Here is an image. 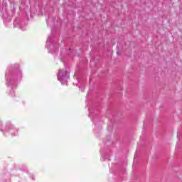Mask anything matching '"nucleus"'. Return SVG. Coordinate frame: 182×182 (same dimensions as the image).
<instances>
[{
	"label": "nucleus",
	"mask_w": 182,
	"mask_h": 182,
	"mask_svg": "<svg viewBox=\"0 0 182 182\" xmlns=\"http://www.w3.org/2000/svg\"><path fill=\"white\" fill-rule=\"evenodd\" d=\"M65 70H59L57 75L58 80L62 83V85L68 83V80H69V77L70 76V68L67 65H65Z\"/></svg>",
	"instance_id": "f03ea898"
},
{
	"label": "nucleus",
	"mask_w": 182,
	"mask_h": 182,
	"mask_svg": "<svg viewBox=\"0 0 182 182\" xmlns=\"http://www.w3.org/2000/svg\"><path fill=\"white\" fill-rule=\"evenodd\" d=\"M14 28H15V23H14Z\"/></svg>",
	"instance_id": "f8f14e48"
},
{
	"label": "nucleus",
	"mask_w": 182,
	"mask_h": 182,
	"mask_svg": "<svg viewBox=\"0 0 182 182\" xmlns=\"http://www.w3.org/2000/svg\"><path fill=\"white\" fill-rule=\"evenodd\" d=\"M1 130V132H4V129H0Z\"/></svg>",
	"instance_id": "9b49d317"
},
{
	"label": "nucleus",
	"mask_w": 182,
	"mask_h": 182,
	"mask_svg": "<svg viewBox=\"0 0 182 182\" xmlns=\"http://www.w3.org/2000/svg\"><path fill=\"white\" fill-rule=\"evenodd\" d=\"M0 127H2V122L0 121Z\"/></svg>",
	"instance_id": "1a4fd4ad"
},
{
	"label": "nucleus",
	"mask_w": 182,
	"mask_h": 182,
	"mask_svg": "<svg viewBox=\"0 0 182 182\" xmlns=\"http://www.w3.org/2000/svg\"><path fill=\"white\" fill-rule=\"evenodd\" d=\"M117 55H120V53L119 52V50L117 51Z\"/></svg>",
	"instance_id": "6e6552de"
},
{
	"label": "nucleus",
	"mask_w": 182,
	"mask_h": 182,
	"mask_svg": "<svg viewBox=\"0 0 182 182\" xmlns=\"http://www.w3.org/2000/svg\"><path fill=\"white\" fill-rule=\"evenodd\" d=\"M18 79H22V71L19 69V65L15 64L6 73V84L7 86L11 87L9 92L11 97H15V91L14 89H16V86H18Z\"/></svg>",
	"instance_id": "f257e3e1"
},
{
	"label": "nucleus",
	"mask_w": 182,
	"mask_h": 182,
	"mask_svg": "<svg viewBox=\"0 0 182 182\" xmlns=\"http://www.w3.org/2000/svg\"><path fill=\"white\" fill-rule=\"evenodd\" d=\"M0 15H2V16H5V14H4V12L2 11H1V9H0Z\"/></svg>",
	"instance_id": "20e7f679"
},
{
	"label": "nucleus",
	"mask_w": 182,
	"mask_h": 182,
	"mask_svg": "<svg viewBox=\"0 0 182 182\" xmlns=\"http://www.w3.org/2000/svg\"><path fill=\"white\" fill-rule=\"evenodd\" d=\"M48 39H50V36H48Z\"/></svg>",
	"instance_id": "9d476101"
},
{
	"label": "nucleus",
	"mask_w": 182,
	"mask_h": 182,
	"mask_svg": "<svg viewBox=\"0 0 182 182\" xmlns=\"http://www.w3.org/2000/svg\"><path fill=\"white\" fill-rule=\"evenodd\" d=\"M55 52H56V50H55L50 51L51 53H55Z\"/></svg>",
	"instance_id": "423d86ee"
},
{
	"label": "nucleus",
	"mask_w": 182,
	"mask_h": 182,
	"mask_svg": "<svg viewBox=\"0 0 182 182\" xmlns=\"http://www.w3.org/2000/svg\"><path fill=\"white\" fill-rule=\"evenodd\" d=\"M48 43H49V40H47V41H46L47 47H48V48L49 49V47L48 46Z\"/></svg>",
	"instance_id": "39448f33"
},
{
	"label": "nucleus",
	"mask_w": 182,
	"mask_h": 182,
	"mask_svg": "<svg viewBox=\"0 0 182 182\" xmlns=\"http://www.w3.org/2000/svg\"><path fill=\"white\" fill-rule=\"evenodd\" d=\"M14 125H12L11 123H8L6 126V132L10 131V132L11 133V136H16V134L15 133H18V129H15V132L14 134V132H12V129H14Z\"/></svg>",
	"instance_id": "7ed1b4c3"
},
{
	"label": "nucleus",
	"mask_w": 182,
	"mask_h": 182,
	"mask_svg": "<svg viewBox=\"0 0 182 182\" xmlns=\"http://www.w3.org/2000/svg\"><path fill=\"white\" fill-rule=\"evenodd\" d=\"M31 178H32V180H35V176H33V175L31 176Z\"/></svg>",
	"instance_id": "0eeeda50"
}]
</instances>
